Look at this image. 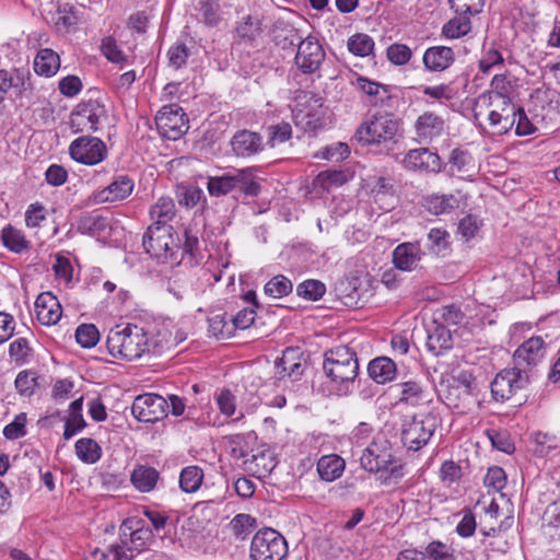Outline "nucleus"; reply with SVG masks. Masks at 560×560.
I'll return each mask as SVG.
<instances>
[{
  "label": "nucleus",
  "instance_id": "f257e3e1",
  "mask_svg": "<svg viewBox=\"0 0 560 560\" xmlns=\"http://www.w3.org/2000/svg\"><path fill=\"white\" fill-rule=\"evenodd\" d=\"M171 343L168 331L150 334L143 327L133 324L116 326L107 335L106 346L114 358L128 361L137 360L145 353L160 354Z\"/></svg>",
  "mask_w": 560,
  "mask_h": 560
},
{
  "label": "nucleus",
  "instance_id": "f03ea898",
  "mask_svg": "<svg viewBox=\"0 0 560 560\" xmlns=\"http://www.w3.org/2000/svg\"><path fill=\"white\" fill-rule=\"evenodd\" d=\"M325 374L335 383L353 384L359 373L357 353L347 346H338L325 352L323 364Z\"/></svg>",
  "mask_w": 560,
  "mask_h": 560
},
{
  "label": "nucleus",
  "instance_id": "7ed1b4c3",
  "mask_svg": "<svg viewBox=\"0 0 560 560\" xmlns=\"http://www.w3.org/2000/svg\"><path fill=\"white\" fill-rule=\"evenodd\" d=\"M361 467L372 474L388 472V478L402 477V466L394 460L390 443L386 439L373 440L363 451L360 457Z\"/></svg>",
  "mask_w": 560,
  "mask_h": 560
},
{
  "label": "nucleus",
  "instance_id": "20e7f679",
  "mask_svg": "<svg viewBox=\"0 0 560 560\" xmlns=\"http://www.w3.org/2000/svg\"><path fill=\"white\" fill-rule=\"evenodd\" d=\"M439 418L432 412H422L405 420L401 427V443L410 451H419L429 443L436 428Z\"/></svg>",
  "mask_w": 560,
  "mask_h": 560
},
{
  "label": "nucleus",
  "instance_id": "39448f33",
  "mask_svg": "<svg viewBox=\"0 0 560 560\" xmlns=\"http://www.w3.org/2000/svg\"><path fill=\"white\" fill-rule=\"evenodd\" d=\"M139 521L127 520L120 525V545L110 546L114 560H130L135 552L139 553L151 539L152 533L149 528L138 526Z\"/></svg>",
  "mask_w": 560,
  "mask_h": 560
},
{
  "label": "nucleus",
  "instance_id": "423d86ee",
  "mask_svg": "<svg viewBox=\"0 0 560 560\" xmlns=\"http://www.w3.org/2000/svg\"><path fill=\"white\" fill-rule=\"evenodd\" d=\"M288 551L285 538L276 529L265 527L254 535L249 556L252 560H283Z\"/></svg>",
  "mask_w": 560,
  "mask_h": 560
},
{
  "label": "nucleus",
  "instance_id": "0eeeda50",
  "mask_svg": "<svg viewBox=\"0 0 560 560\" xmlns=\"http://www.w3.org/2000/svg\"><path fill=\"white\" fill-rule=\"evenodd\" d=\"M398 129L399 124L392 115L377 114L361 124L355 136L360 142L365 144H380L393 140Z\"/></svg>",
  "mask_w": 560,
  "mask_h": 560
},
{
  "label": "nucleus",
  "instance_id": "6e6552de",
  "mask_svg": "<svg viewBox=\"0 0 560 560\" xmlns=\"http://www.w3.org/2000/svg\"><path fill=\"white\" fill-rule=\"evenodd\" d=\"M529 382L527 370L515 365L512 369H504L497 374L491 383V394L497 401L511 399L523 389Z\"/></svg>",
  "mask_w": 560,
  "mask_h": 560
},
{
  "label": "nucleus",
  "instance_id": "1a4fd4ad",
  "mask_svg": "<svg viewBox=\"0 0 560 560\" xmlns=\"http://www.w3.org/2000/svg\"><path fill=\"white\" fill-rule=\"evenodd\" d=\"M105 107L96 100H89L77 105L70 115V128L73 133L94 132L100 120L105 116Z\"/></svg>",
  "mask_w": 560,
  "mask_h": 560
},
{
  "label": "nucleus",
  "instance_id": "9d476101",
  "mask_svg": "<svg viewBox=\"0 0 560 560\" xmlns=\"http://www.w3.org/2000/svg\"><path fill=\"white\" fill-rule=\"evenodd\" d=\"M155 122L160 133L168 140L179 139L189 128L186 114L176 104L163 106L155 117Z\"/></svg>",
  "mask_w": 560,
  "mask_h": 560
},
{
  "label": "nucleus",
  "instance_id": "9b49d317",
  "mask_svg": "<svg viewBox=\"0 0 560 560\" xmlns=\"http://www.w3.org/2000/svg\"><path fill=\"white\" fill-rule=\"evenodd\" d=\"M69 154L75 162L96 165L106 159L107 147L100 138L82 136L70 143Z\"/></svg>",
  "mask_w": 560,
  "mask_h": 560
},
{
  "label": "nucleus",
  "instance_id": "f8f14e48",
  "mask_svg": "<svg viewBox=\"0 0 560 560\" xmlns=\"http://www.w3.org/2000/svg\"><path fill=\"white\" fill-rule=\"evenodd\" d=\"M298 106L295 114L296 125H302L305 130H316L322 126L323 100L312 92L302 91L298 95Z\"/></svg>",
  "mask_w": 560,
  "mask_h": 560
},
{
  "label": "nucleus",
  "instance_id": "ddd939ff",
  "mask_svg": "<svg viewBox=\"0 0 560 560\" xmlns=\"http://www.w3.org/2000/svg\"><path fill=\"white\" fill-rule=\"evenodd\" d=\"M167 400L158 394H143L136 397L131 406L133 417L141 422H156L167 415Z\"/></svg>",
  "mask_w": 560,
  "mask_h": 560
},
{
  "label": "nucleus",
  "instance_id": "4468645a",
  "mask_svg": "<svg viewBox=\"0 0 560 560\" xmlns=\"http://www.w3.org/2000/svg\"><path fill=\"white\" fill-rule=\"evenodd\" d=\"M481 104L491 107L488 114V121L492 133L504 135L513 128L518 107L513 104L512 101L487 102Z\"/></svg>",
  "mask_w": 560,
  "mask_h": 560
},
{
  "label": "nucleus",
  "instance_id": "2eb2a0df",
  "mask_svg": "<svg viewBox=\"0 0 560 560\" xmlns=\"http://www.w3.org/2000/svg\"><path fill=\"white\" fill-rule=\"evenodd\" d=\"M325 59V51L317 38L307 36L298 45L295 65L303 73H314Z\"/></svg>",
  "mask_w": 560,
  "mask_h": 560
},
{
  "label": "nucleus",
  "instance_id": "dca6fc26",
  "mask_svg": "<svg viewBox=\"0 0 560 560\" xmlns=\"http://www.w3.org/2000/svg\"><path fill=\"white\" fill-rule=\"evenodd\" d=\"M546 354L545 341L541 337H532L524 341L514 352V364L521 369L536 366Z\"/></svg>",
  "mask_w": 560,
  "mask_h": 560
},
{
  "label": "nucleus",
  "instance_id": "f3484780",
  "mask_svg": "<svg viewBox=\"0 0 560 560\" xmlns=\"http://www.w3.org/2000/svg\"><path fill=\"white\" fill-rule=\"evenodd\" d=\"M172 244L171 226L151 225L143 235L145 252L156 258L165 256Z\"/></svg>",
  "mask_w": 560,
  "mask_h": 560
},
{
  "label": "nucleus",
  "instance_id": "a211bd4d",
  "mask_svg": "<svg viewBox=\"0 0 560 560\" xmlns=\"http://www.w3.org/2000/svg\"><path fill=\"white\" fill-rule=\"evenodd\" d=\"M415 131L422 142L440 137L446 128V119L434 112H423L415 121Z\"/></svg>",
  "mask_w": 560,
  "mask_h": 560
},
{
  "label": "nucleus",
  "instance_id": "6ab92c4d",
  "mask_svg": "<svg viewBox=\"0 0 560 560\" xmlns=\"http://www.w3.org/2000/svg\"><path fill=\"white\" fill-rule=\"evenodd\" d=\"M133 179L127 175H118L105 188L93 194V200L96 203L121 201L129 197L133 191Z\"/></svg>",
  "mask_w": 560,
  "mask_h": 560
},
{
  "label": "nucleus",
  "instance_id": "aec40b11",
  "mask_svg": "<svg viewBox=\"0 0 560 560\" xmlns=\"http://www.w3.org/2000/svg\"><path fill=\"white\" fill-rule=\"evenodd\" d=\"M401 163L409 171L438 172L441 167L440 156L427 148L408 151Z\"/></svg>",
  "mask_w": 560,
  "mask_h": 560
},
{
  "label": "nucleus",
  "instance_id": "412c9836",
  "mask_svg": "<svg viewBox=\"0 0 560 560\" xmlns=\"http://www.w3.org/2000/svg\"><path fill=\"white\" fill-rule=\"evenodd\" d=\"M35 312L38 322L46 326L57 324L62 315L58 299L50 292H43L37 296Z\"/></svg>",
  "mask_w": 560,
  "mask_h": 560
},
{
  "label": "nucleus",
  "instance_id": "4be33fe9",
  "mask_svg": "<svg viewBox=\"0 0 560 560\" xmlns=\"http://www.w3.org/2000/svg\"><path fill=\"white\" fill-rule=\"evenodd\" d=\"M422 256L423 252L419 243H401L393 252V262L399 270L411 271L417 267Z\"/></svg>",
  "mask_w": 560,
  "mask_h": 560
},
{
  "label": "nucleus",
  "instance_id": "5701e85b",
  "mask_svg": "<svg viewBox=\"0 0 560 560\" xmlns=\"http://www.w3.org/2000/svg\"><path fill=\"white\" fill-rule=\"evenodd\" d=\"M231 147L237 156L247 158L262 149V139L257 132L240 130L233 136Z\"/></svg>",
  "mask_w": 560,
  "mask_h": 560
},
{
  "label": "nucleus",
  "instance_id": "b1692460",
  "mask_svg": "<svg viewBox=\"0 0 560 560\" xmlns=\"http://www.w3.org/2000/svg\"><path fill=\"white\" fill-rule=\"evenodd\" d=\"M423 65L430 71H443L455 60V52L447 46L429 47L423 54Z\"/></svg>",
  "mask_w": 560,
  "mask_h": 560
},
{
  "label": "nucleus",
  "instance_id": "393cba45",
  "mask_svg": "<svg viewBox=\"0 0 560 560\" xmlns=\"http://www.w3.org/2000/svg\"><path fill=\"white\" fill-rule=\"evenodd\" d=\"M25 81L18 70H0V104L5 100H16L22 96Z\"/></svg>",
  "mask_w": 560,
  "mask_h": 560
},
{
  "label": "nucleus",
  "instance_id": "a878e982",
  "mask_svg": "<svg viewBox=\"0 0 560 560\" xmlns=\"http://www.w3.org/2000/svg\"><path fill=\"white\" fill-rule=\"evenodd\" d=\"M400 401L411 405L420 406L431 401V392L429 387L420 381L410 380L400 384Z\"/></svg>",
  "mask_w": 560,
  "mask_h": 560
},
{
  "label": "nucleus",
  "instance_id": "bb28decb",
  "mask_svg": "<svg viewBox=\"0 0 560 560\" xmlns=\"http://www.w3.org/2000/svg\"><path fill=\"white\" fill-rule=\"evenodd\" d=\"M234 190H240L245 196L256 197L260 192V184L257 180L254 167H245L231 172Z\"/></svg>",
  "mask_w": 560,
  "mask_h": 560
},
{
  "label": "nucleus",
  "instance_id": "cd10ccee",
  "mask_svg": "<svg viewBox=\"0 0 560 560\" xmlns=\"http://www.w3.org/2000/svg\"><path fill=\"white\" fill-rule=\"evenodd\" d=\"M299 349L287 348L282 357L276 362L277 375L279 378L289 376L298 380L302 375V365Z\"/></svg>",
  "mask_w": 560,
  "mask_h": 560
},
{
  "label": "nucleus",
  "instance_id": "c85d7f7f",
  "mask_svg": "<svg viewBox=\"0 0 560 560\" xmlns=\"http://www.w3.org/2000/svg\"><path fill=\"white\" fill-rule=\"evenodd\" d=\"M159 479L160 472L154 467L148 465H137L130 475L132 486L143 493L153 491Z\"/></svg>",
  "mask_w": 560,
  "mask_h": 560
},
{
  "label": "nucleus",
  "instance_id": "c756f323",
  "mask_svg": "<svg viewBox=\"0 0 560 560\" xmlns=\"http://www.w3.org/2000/svg\"><path fill=\"white\" fill-rule=\"evenodd\" d=\"M513 86L505 74H495L490 83V90L482 93L478 103L511 101Z\"/></svg>",
  "mask_w": 560,
  "mask_h": 560
},
{
  "label": "nucleus",
  "instance_id": "7c9ffc66",
  "mask_svg": "<svg viewBox=\"0 0 560 560\" xmlns=\"http://www.w3.org/2000/svg\"><path fill=\"white\" fill-rule=\"evenodd\" d=\"M368 372L376 383L385 384L395 377L396 364L389 358L380 357L369 363Z\"/></svg>",
  "mask_w": 560,
  "mask_h": 560
},
{
  "label": "nucleus",
  "instance_id": "2f4dec72",
  "mask_svg": "<svg viewBox=\"0 0 560 560\" xmlns=\"http://www.w3.org/2000/svg\"><path fill=\"white\" fill-rule=\"evenodd\" d=\"M345 470V460L336 455L322 456L317 462V472L322 480L334 481L338 479Z\"/></svg>",
  "mask_w": 560,
  "mask_h": 560
},
{
  "label": "nucleus",
  "instance_id": "473e14b6",
  "mask_svg": "<svg viewBox=\"0 0 560 560\" xmlns=\"http://www.w3.org/2000/svg\"><path fill=\"white\" fill-rule=\"evenodd\" d=\"M247 465V469L258 478L266 477L276 467L272 453L269 451H261L257 454H253L249 459L244 462Z\"/></svg>",
  "mask_w": 560,
  "mask_h": 560
},
{
  "label": "nucleus",
  "instance_id": "72a5a7b5",
  "mask_svg": "<svg viewBox=\"0 0 560 560\" xmlns=\"http://www.w3.org/2000/svg\"><path fill=\"white\" fill-rule=\"evenodd\" d=\"M60 67V59L52 49L45 48L38 51L34 60V70L37 74L51 77Z\"/></svg>",
  "mask_w": 560,
  "mask_h": 560
},
{
  "label": "nucleus",
  "instance_id": "f704fd0d",
  "mask_svg": "<svg viewBox=\"0 0 560 560\" xmlns=\"http://www.w3.org/2000/svg\"><path fill=\"white\" fill-rule=\"evenodd\" d=\"M424 207L432 214H445L459 207V199L453 194L432 195L425 198Z\"/></svg>",
  "mask_w": 560,
  "mask_h": 560
},
{
  "label": "nucleus",
  "instance_id": "c9c22d12",
  "mask_svg": "<svg viewBox=\"0 0 560 560\" xmlns=\"http://www.w3.org/2000/svg\"><path fill=\"white\" fill-rule=\"evenodd\" d=\"M175 203L171 197H161L150 209L152 225L167 226L166 224L175 217Z\"/></svg>",
  "mask_w": 560,
  "mask_h": 560
},
{
  "label": "nucleus",
  "instance_id": "e433bc0d",
  "mask_svg": "<svg viewBox=\"0 0 560 560\" xmlns=\"http://www.w3.org/2000/svg\"><path fill=\"white\" fill-rule=\"evenodd\" d=\"M453 346L452 336L444 326H435L428 331L427 347L433 354L439 355L442 351L451 349Z\"/></svg>",
  "mask_w": 560,
  "mask_h": 560
},
{
  "label": "nucleus",
  "instance_id": "4c0bfd02",
  "mask_svg": "<svg viewBox=\"0 0 560 560\" xmlns=\"http://www.w3.org/2000/svg\"><path fill=\"white\" fill-rule=\"evenodd\" d=\"M471 31L469 14L456 13V15L446 22L442 27V35L450 39H457L467 35Z\"/></svg>",
  "mask_w": 560,
  "mask_h": 560
},
{
  "label": "nucleus",
  "instance_id": "58836bf2",
  "mask_svg": "<svg viewBox=\"0 0 560 560\" xmlns=\"http://www.w3.org/2000/svg\"><path fill=\"white\" fill-rule=\"evenodd\" d=\"M471 375L466 372H460L456 377L452 378V383H448L443 394L445 402L452 408H458L459 404H456L455 400L452 399V390H456L467 397L471 394Z\"/></svg>",
  "mask_w": 560,
  "mask_h": 560
},
{
  "label": "nucleus",
  "instance_id": "ea45409f",
  "mask_svg": "<svg viewBox=\"0 0 560 560\" xmlns=\"http://www.w3.org/2000/svg\"><path fill=\"white\" fill-rule=\"evenodd\" d=\"M261 33V20L258 16L246 15L237 22L235 36L245 43H252Z\"/></svg>",
  "mask_w": 560,
  "mask_h": 560
},
{
  "label": "nucleus",
  "instance_id": "a19ab883",
  "mask_svg": "<svg viewBox=\"0 0 560 560\" xmlns=\"http://www.w3.org/2000/svg\"><path fill=\"white\" fill-rule=\"evenodd\" d=\"M203 470L198 466H187L179 474V488L185 493L196 492L202 485Z\"/></svg>",
  "mask_w": 560,
  "mask_h": 560
},
{
  "label": "nucleus",
  "instance_id": "79ce46f5",
  "mask_svg": "<svg viewBox=\"0 0 560 560\" xmlns=\"http://www.w3.org/2000/svg\"><path fill=\"white\" fill-rule=\"evenodd\" d=\"M347 180L348 177L342 171H324L314 178L313 188L330 191L342 186Z\"/></svg>",
  "mask_w": 560,
  "mask_h": 560
},
{
  "label": "nucleus",
  "instance_id": "37998d69",
  "mask_svg": "<svg viewBox=\"0 0 560 560\" xmlns=\"http://www.w3.org/2000/svg\"><path fill=\"white\" fill-rule=\"evenodd\" d=\"M3 245L13 253L21 254L30 248V242L26 240L24 233L11 225L2 230Z\"/></svg>",
  "mask_w": 560,
  "mask_h": 560
},
{
  "label": "nucleus",
  "instance_id": "c03bdc74",
  "mask_svg": "<svg viewBox=\"0 0 560 560\" xmlns=\"http://www.w3.org/2000/svg\"><path fill=\"white\" fill-rule=\"evenodd\" d=\"M74 446L77 456L86 464H94L102 456V448L93 439L82 438Z\"/></svg>",
  "mask_w": 560,
  "mask_h": 560
},
{
  "label": "nucleus",
  "instance_id": "a18cd8bd",
  "mask_svg": "<svg viewBox=\"0 0 560 560\" xmlns=\"http://www.w3.org/2000/svg\"><path fill=\"white\" fill-rule=\"evenodd\" d=\"M208 331L217 339H228L234 335L233 324L223 314H217L208 319Z\"/></svg>",
  "mask_w": 560,
  "mask_h": 560
},
{
  "label": "nucleus",
  "instance_id": "49530a36",
  "mask_svg": "<svg viewBox=\"0 0 560 560\" xmlns=\"http://www.w3.org/2000/svg\"><path fill=\"white\" fill-rule=\"evenodd\" d=\"M452 174H469L475 168L474 159L470 153L460 149H454L450 156Z\"/></svg>",
  "mask_w": 560,
  "mask_h": 560
},
{
  "label": "nucleus",
  "instance_id": "de8ad7c7",
  "mask_svg": "<svg viewBox=\"0 0 560 560\" xmlns=\"http://www.w3.org/2000/svg\"><path fill=\"white\" fill-rule=\"evenodd\" d=\"M292 289V282L287 277L279 275L265 284L264 292L270 298L280 299L291 293Z\"/></svg>",
  "mask_w": 560,
  "mask_h": 560
},
{
  "label": "nucleus",
  "instance_id": "09e8293b",
  "mask_svg": "<svg viewBox=\"0 0 560 560\" xmlns=\"http://www.w3.org/2000/svg\"><path fill=\"white\" fill-rule=\"evenodd\" d=\"M326 292L325 284L319 280H305L296 288V293L308 301H317L323 298Z\"/></svg>",
  "mask_w": 560,
  "mask_h": 560
},
{
  "label": "nucleus",
  "instance_id": "8fccbe9b",
  "mask_svg": "<svg viewBox=\"0 0 560 560\" xmlns=\"http://www.w3.org/2000/svg\"><path fill=\"white\" fill-rule=\"evenodd\" d=\"M208 191L211 196L220 197L234 190L231 173L222 176H212L208 178Z\"/></svg>",
  "mask_w": 560,
  "mask_h": 560
},
{
  "label": "nucleus",
  "instance_id": "3c124183",
  "mask_svg": "<svg viewBox=\"0 0 560 560\" xmlns=\"http://www.w3.org/2000/svg\"><path fill=\"white\" fill-rule=\"evenodd\" d=\"M348 48L355 56L365 57L372 52L374 42L366 34H355L349 38Z\"/></svg>",
  "mask_w": 560,
  "mask_h": 560
},
{
  "label": "nucleus",
  "instance_id": "603ef678",
  "mask_svg": "<svg viewBox=\"0 0 560 560\" xmlns=\"http://www.w3.org/2000/svg\"><path fill=\"white\" fill-rule=\"evenodd\" d=\"M450 234L443 229H431L428 233L429 250L434 255L443 254L450 245Z\"/></svg>",
  "mask_w": 560,
  "mask_h": 560
},
{
  "label": "nucleus",
  "instance_id": "864d4df0",
  "mask_svg": "<svg viewBox=\"0 0 560 560\" xmlns=\"http://www.w3.org/2000/svg\"><path fill=\"white\" fill-rule=\"evenodd\" d=\"M15 388L20 395L30 397L37 386V375L33 371H21L15 378Z\"/></svg>",
  "mask_w": 560,
  "mask_h": 560
},
{
  "label": "nucleus",
  "instance_id": "5fc2aeb1",
  "mask_svg": "<svg viewBox=\"0 0 560 560\" xmlns=\"http://www.w3.org/2000/svg\"><path fill=\"white\" fill-rule=\"evenodd\" d=\"M267 131L268 144L270 147L284 143L292 137V127L289 122L285 121L269 126Z\"/></svg>",
  "mask_w": 560,
  "mask_h": 560
},
{
  "label": "nucleus",
  "instance_id": "6e6d98bb",
  "mask_svg": "<svg viewBox=\"0 0 560 560\" xmlns=\"http://www.w3.org/2000/svg\"><path fill=\"white\" fill-rule=\"evenodd\" d=\"M75 339L83 348H92L100 340V332L93 324H82L75 330Z\"/></svg>",
  "mask_w": 560,
  "mask_h": 560
},
{
  "label": "nucleus",
  "instance_id": "4d7b16f0",
  "mask_svg": "<svg viewBox=\"0 0 560 560\" xmlns=\"http://www.w3.org/2000/svg\"><path fill=\"white\" fill-rule=\"evenodd\" d=\"M423 553L433 560H456L454 549L440 540L431 541Z\"/></svg>",
  "mask_w": 560,
  "mask_h": 560
},
{
  "label": "nucleus",
  "instance_id": "13d9d810",
  "mask_svg": "<svg viewBox=\"0 0 560 560\" xmlns=\"http://www.w3.org/2000/svg\"><path fill=\"white\" fill-rule=\"evenodd\" d=\"M56 15L55 25L58 31H69L70 27L78 23L74 8L68 4L59 5Z\"/></svg>",
  "mask_w": 560,
  "mask_h": 560
},
{
  "label": "nucleus",
  "instance_id": "bf43d9fd",
  "mask_svg": "<svg viewBox=\"0 0 560 560\" xmlns=\"http://www.w3.org/2000/svg\"><path fill=\"white\" fill-rule=\"evenodd\" d=\"M350 154L349 147L343 142H337L328 145L315 154L316 158L339 162L347 159Z\"/></svg>",
  "mask_w": 560,
  "mask_h": 560
},
{
  "label": "nucleus",
  "instance_id": "052dcab7",
  "mask_svg": "<svg viewBox=\"0 0 560 560\" xmlns=\"http://www.w3.org/2000/svg\"><path fill=\"white\" fill-rule=\"evenodd\" d=\"M199 11L207 25L214 26L219 23L220 4L217 0H201Z\"/></svg>",
  "mask_w": 560,
  "mask_h": 560
},
{
  "label": "nucleus",
  "instance_id": "680f3d73",
  "mask_svg": "<svg viewBox=\"0 0 560 560\" xmlns=\"http://www.w3.org/2000/svg\"><path fill=\"white\" fill-rule=\"evenodd\" d=\"M105 228V220L98 214L86 213L78 221V231L82 234L101 231Z\"/></svg>",
  "mask_w": 560,
  "mask_h": 560
},
{
  "label": "nucleus",
  "instance_id": "e2e57ef3",
  "mask_svg": "<svg viewBox=\"0 0 560 560\" xmlns=\"http://www.w3.org/2000/svg\"><path fill=\"white\" fill-rule=\"evenodd\" d=\"M26 413L16 415L14 420L4 427L3 435L9 440L23 438L26 434Z\"/></svg>",
  "mask_w": 560,
  "mask_h": 560
},
{
  "label": "nucleus",
  "instance_id": "0e129e2a",
  "mask_svg": "<svg viewBox=\"0 0 560 560\" xmlns=\"http://www.w3.org/2000/svg\"><path fill=\"white\" fill-rule=\"evenodd\" d=\"M203 196V191L197 186H182L178 189V201L180 205L192 208Z\"/></svg>",
  "mask_w": 560,
  "mask_h": 560
},
{
  "label": "nucleus",
  "instance_id": "69168bd1",
  "mask_svg": "<svg viewBox=\"0 0 560 560\" xmlns=\"http://www.w3.org/2000/svg\"><path fill=\"white\" fill-rule=\"evenodd\" d=\"M101 49L103 55L114 63H124L126 61V56L119 49L116 40L110 36L102 40Z\"/></svg>",
  "mask_w": 560,
  "mask_h": 560
},
{
  "label": "nucleus",
  "instance_id": "338daca9",
  "mask_svg": "<svg viewBox=\"0 0 560 560\" xmlns=\"http://www.w3.org/2000/svg\"><path fill=\"white\" fill-rule=\"evenodd\" d=\"M411 49L404 44H393L387 48V58L397 66L406 65L411 58Z\"/></svg>",
  "mask_w": 560,
  "mask_h": 560
},
{
  "label": "nucleus",
  "instance_id": "774afa93",
  "mask_svg": "<svg viewBox=\"0 0 560 560\" xmlns=\"http://www.w3.org/2000/svg\"><path fill=\"white\" fill-rule=\"evenodd\" d=\"M46 220V209L39 203H31L25 212V224L27 228L34 229L40 226Z\"/></svg>",
  "mask_w": 560,
  "mask_h": 560
}]
</instances>
